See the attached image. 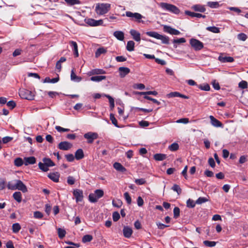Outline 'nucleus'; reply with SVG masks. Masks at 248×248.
Listing matches in <instances>:
<instances>
[{"label": "nucleus", "instance_id": "nucleus-1", "mask_svg": "<svg viewBox=\"0 0 248 248\" xmlns=\"http://www.w3.org/2000/svg\"><path fill=\"white\" fill-rule=\"evenodd\" d=\"M146 34L154 38H155L157 39H159L161 40L162 43L164 44H169V38L168 36L165 35H163L158 33L155 31H147L146 32Z\"/></svg>", "mask_w": 248, "mask_h": 248}, {"label": "nucleus", "instance_id": "nucleus-2", "mask_svg": "<svg viewBox=\"0 0 248 248\" xmlns=\"http://www.w3.org/2000/svg\"><path fill=\"white\" fill-rule=\"evenodd\" d=\"M110 4L108 3L98 4L95 7V11L98 15H103L108 12Z\"/></svg>", "mask_w": 248, "mask_h": 248}, {"label": "nucleus", "instance_id": "nucleus-3", "mask_svg": "<svg viewBox=\"0 0 248 248\" xmlns=\"http://www.w3.org/2000/svg\"><path fill=\"white\" fill-rule=\"evenodd\" d=\"M104 193L102 189H96L93 193H91L89 195V200L90 202L94 203L98 201V200L104 196Z\"/></svg>", "mask_w": 248, "mask_h": 248}, {"label": "nucleus", "instance_id": "nucleus-4", "mask_svg": "<svg viewBox=\"0 0 248 248\" xmlns=\"http://www.w3.org/2000/svg\"><path fill=\"white\" fill-rule=\"evenodd\" d=\"M19 95L21 98L29 100H33L35 96L34 93L25 89L19 90Z\"/></svg>", "mask_w": 248, "mask_h": 248}, {"label": "nucleus", "instance_id": "nucleus-5", "mask_svg": "<svg viewBox=\"0 0 248 248\" xmlns=\"http://www.w3.org/2000/svg\"><path fill=\"white\" fill-rule=\"evenodd\" d=\"M125 15L128 17L132 18L135 21L138 23H145V21L142 19H145V17L138 13H133L130 11H127L125 13Z\"/></svg>", "mask_w": 248, "mask_h": 248}, {"label": "nucleus", "instance_id": "nucleus-6", "mask_svg": "<svg viewBox=\"0 0 248 248\" xmlns=\"http://www.w3.org/2000/svg\"><path fill=\"white\" fill-rule=\"evenodd\" d=\"M160 5L162 8L173 14H178L180 12L179 9L174 5L165 2H161L160 3Z\"/></svg>", "mask_w": 248, "mask_h": 248}, {"label": "nucleus", "instance_id": "nucleus-7", "mask_svg": "<svg viewBox=\"0 0 248 248\" xmlns=\"http://www.w3.org/2000/svg\"><path fill=\"white\" fill-rule=\"evenodd\" d=\"M189 43L195 51L201 50L203 48V44L202 42L196 39H191L189 41Z\"/></svg>", "mask_w": 248, "mask_h": 248}, {"label": "nucleus", "instance_id": "nucleus-8", "mask_svg": "<svg viewBox=\"0 0 248 248\" xmlns=\"http://www.w3.org/2000/svg\"><path fill=\"white\" fill-rule=\"evenodd\" d=\"M16 185L15 190L18 189L21 191L23 193H26L28 191L27 186L23 184V183L20 180H15Z\"/></svg>", "mask_w": 248, "mask_h": 248}, {"label": "nucleus", "instance_id": "nucleus-9", "mask_svg": "<svg viewBox=\"0 0 248 248\" xmlns=\"http://www.w3.org/2000/svg\"><path fill=\"white\" fill-rule=\"evenodd\" d=\"M84 137L88 140L89 143H92L95 139L98 138V135L96 133L88 132L84 135Z\"/></svg>", "mask_w": 248, "mask_h": 248}, {"label": "nucleus", "instance_id": "nucleus-10", "mask_svg": "<svg viewBox=\"0 0 248 248\" xmlns=\"http://www.w3.org/2000/svg\"><path fill=\"white\" fill-rule=\"evenodd\" d=\"M73 195L76 198L77 202H81L83 198V194L82 190L76 189L73 190Z\"/></svg>", "mask_w": 248, "mask_h": 248}, {"label": "nucleus", "instance_id": "nucleus-11", "mask_svg": "<svg viewBox=\"0 0 248 248\" xmlns=\"http://www.w3.org/2000/svg\"><path fill=\"white\" fill-rule=\"evenodd\" d=\"M163 30L165 32L169 33L172 35H179L180 32L174 28H171L170 26L165 25L163 27Z\"/></svg>", "mask_w": 248, "mask_h": 248}, {"label": "nucleus", "instance_id": "nucleus-12", "mask_svg": "<svg viewBox=\"0 0 248 248\" xmlns=\"http://www.w3.org/2000/svg\"><path fill=\"white\" fill-rule=\"evenodd\" d=\"M72 146V144L67 141L61 142L58 145V148L62 150H68Z\"/></svg>", "mask_w": 248, "mask_h": 248}, {"label": "nucleus", "instance_id": "nucleus-13", "mask_svg": "<svg viewBox=\"0 0 248 248\" xmlns=\"http://www.w3.org/2000/svg\"><path fill=\"white\" fill-rule=\"evenodd\" d=\"M123 232L124 236L125 238H129L131 236L133 231L131 228L128 226H124L123 230Z\"/></svg>", "mask_w": 248, "mask_h": 248}, {"label": "nucleus", "instance_id": "nucleus-14", "mask_svg": "<svg viewBox=\"0 0 248 248\" xmlns=\"http://www.w3.org/2000/svg\"><path fill=\"white\" fill-rule=\"evenodd\" d=\"M209 118L210 119L212 125L214 126L217 127L223 126L222 124L219 121L216 119L213 116L210 115L209 116Z\"/></svg>", "mask_w": 248, "mask_h": 248}, {"label": "nucleus", "instance_id": "nucleus-15", "mask_svg": "<svg viewBox=\"0 0 248 248\" xmlns=\"http://www.w3.org/2000/svg\"><path fill=\"white\" fill-rule=\"evenodd\" d=\"M130 33L136 41L140 42V34L139 32L135 30L132 29L130 31Z\"/></svg>", "mask_w": 248, "mask_h": 248}, {"label": "nucleus", "instance_id": "nucleus-16", "mask_svg": "<svg viewBox=\"0 0 248 248\" xmlns=\"http://www.w3.org/2000/svg\"><path fill=\"white\" fill-rule=\"evenodd\" d=\"M130 69L125 67H120L119 68V72L121 78H124L126 75L130 73Z\"/></svg>", "mask_w": 248, "mask_h": 248}, {"label": "nucleus", "instance_id": "nucleus-17", "mask_svg": "<svg viewBox=\"0 0 248 248\" xmlns=\"http://www.w3.org/2000/svg\"><path fill=\"white\" fill-rule=\"evenodd\" d=\"M48 177L54 182H58L60 178V174L58 172L50 173L48 174Z\"/></svg>", "mask_w": 248, "mask_h": 248}, {"label": "nucleus", "instance_id": "nucleus-18", "mask_svg": "<svg viewBox=\"0 0 248 248\" xmlns=\"http://www.w3.org/2000/svg\"><path fill=\"white\" fill-rule=\"evenodd\" d=\"M218 60L221 62H232L234 61V59L232 57L219 56Z\"/></svg>", "mask_w": 248, "mask_h": 248}, {"label": "nucleus", "instance_id": "nucleus-19", "mask_svg": "<svg viewBox=\"0 0 248 248\" xmlns=\"http://www.w3.org/2000/svg\"><path fill=\"white\" fill-rule=\"evenodd\" d=\"M36 162V159L34 156H31L24 158V164L27 166L29 164H34Z\"/></svg>", "mask_w": 248, "mask_h": 248}, {"label": "nucleus", "instance_id": "nucleus-20", "mask_svg": "<svg viewBox=\"0 0 248 248\" xmlns=\"http://www.w3.org/2000/svg\"><path fill=\"white\" fill-rule=\"evenodd\" d=\"M113 35L119 40L123 41L124 39V33L122 31H115Z\"/></svg>", "mask_w": 248, "mask_h": 248}, {"label": "nucleus", "instance_id": "nucleus-21", "mask_svg": "<svg viewBox=\"0 0 248 248\" xmlns=\"http://www.w3.org/2000/svg\"><path fill=\"white\" fill-rule=\"evenodd\" d=\"M167 158V155L163 154H156L154 155V158L157 161H162Z\"/></svg>", "mask_w": 248, "mask_h": 248}, {"label": "nucleus", "instance_id": "nucleus-22", "mask_svg": "<svg viewBox=\"0 0 248 248\" xmlns=\"http://www.w3.org/2000/svg\"><path fill=\"white\" fill-rule=\"evenodd\" d=\"M113 167L118 171L124 172L126 170L125 168L123 167L120 163L115 162L113 164Z\"/></svg>", "mask_w": 248, "mask_h": 248}, {"label": "nucleus", "instance_id": "nucleus-23", "mask_svg": "<svg viewBox=\"0 0 248 248\" xmlns=\"http://www.w3.org/2000/svg\"><path fill=\"white\" fill-rule=\"evenodd\" d=\"M84 157L83 151L81 149H78L75 153V158L77 160H79Z\"/></svg>", "mask_w": 248, "mask_h": 248}, {"label": "nucleus", "instance_id": "nucleus-24", "mask_svg": "<svg viewBox=\"0 0 248 248\" xmlns=\"http://www.w3.org/2000/svg\"><path fill=\"white\" fill-rule=\"evenodd\" d=\"M70 44L71 45V46L73 47L74 53L75 57H78V52L77 43L74 41H71Z\"/></svg>", "mask_w": 248, "mask_h": 248}, {"label": "nucleus", "instance_id": "nucleus-25", "mask_svg": "<svg viewBox=\"0 0 248 248\" xmlns=\"http://www.w3.org/2000/svg\"><path fill=\"white\" fill-rule=\"evenodd\" d=\"M192 9L195 11H198L200 12H204L205 11V8L204 7L201 5H195L192 6Z\"/></svg>", "mask_w": 248, "mask_h": 248}, {"label": "nucleus", "instance_id": "nucleus-26", "mask_svg": "<svg viewBox=\"0 0 248 248\" xmlns=\"http://www.w3.org/2000/svg\"><path fill=\"white\" fill-rule=\"evenodd\" d=\"M106 78V77L105 76H96L92 77L91 78V80L93 81L99 82L102 80L105 79Z\"/></svg>", "mask_w": 248, "mask_h": 248}, {"label": "nucleus", "instance_id": "nucleus-27", "mask_svg": "<svg viewBox=\"0 0 248 248\" xmlns=\"http://www.w3.org/2000/svg\"><path fill=\"white\" fill-rule=\"evenodd\" d=\"M13 198L18 202H20L22 201V195L20 192H15L13 194Z\"/></svg>", "mask_w": 248, "mask_h": 248}, {"label": "nucleus", "instance_id": "nucleus-28", "mask_svg": "<svg viewBox=\"0 0 248 248\" xmlns=\"http://www.w3.org/2000/svg\"><path fill=\"white\" fill-rule=\"evenodd\" d=\"M135 43L133 41L127 42L126 49L129 51H132L134 50Z\"/></svg>", "mask_w": 248, "mask_h": 248}, {"label": "nucleus", "instance_id": "nucleus-29", "mask_svg": "<svg viewBox=\"0 0 248 248\" xmlns=\"http://www.w3.org/2000/svg\"><path fill=\"white\" fill-rule=\"evenodd\" d=\"M179 144L177 143L174 142V143H173L172 144H171V145H170L168 147V149L170 151H171L172 152H174V151H176L178 150L179 149Z\"/></svg>", "mask_w": 248, "mask_h": 248}, {"label": "nucleus", "instance_id": "nucleus-30", "mask_svg": "<svg viewBox=\"0 0 248 248\" xmlns=\"http://www.w3.org/2000/svg\"><path fill=\"white\" fill-rule=\"evenodd\" d=\"M71 79L72 80H76L77 81H80L81 80V78L80 77L77 76L75 74L74 69H73L71 71Z\"/></svg>", "mask_w": 248, "mask_h": 248}, {"label": "nucleus", "instance_id": "nucleus-31", "mask_svg": "<svg viewBox=\"0 0 248 248\" xmlns=\"http://www.w3.org/2000/svg\"><path fill=\"white\" fill-rule=\"evenodd\" d=\"M21 229V226L18 223H14L12 225V231L14 233H17Z\"/></svg>", "mask_w": 248, "mask_h": 248}, {"label": "nucleus", "instance_id": "nucleus-32", "mask_svg": "<svg viewBox=\"0 0 248 248\" xmlns=\"http://www.w3.org/2000/svg\"><path fill=\"white\" fill-rule=\"evenodd\" d=\"M43 162L48 167H52L55 165L54 162L49 158H45L43 159Z\"/></svg>", "mask_w": 248, "mask_h": 248}, {"label": "nucleus", "instance_id": "nucleus-33", "mask_svg": "<svg viewBox=\"0 0 248 248\" xmlns=\"http://www.w3.org/2000/svg\"><path fill=\"white\" fill-rule=\"evenodd\" d=\"M106 51V50L103 47L99 48L95 52V57L97 58L99 57L101 54L105 53Z\"/></svg>", "mask_w": 248, "mask_h": 248}, {"label": "nucleus", "instance_id": "nucleus-34", "mask_svg": "<svg viewBox=\"0 0 248 248\" xmlns=\"http://www.w3.org/2000/svg\"><path fill=\"white\" fill-rule=\"evenodd\" d=\"M39 168L42 171L46 172L48 170V168L44 163L39 162L38 164Z\"/></svg>", "mask_w": 248, "mask_h": 248}, {"label": "nucleus", "instance_id": "nucleus-35", "mask_svg": "<svg viewBox=\"0 0 248 248\" xmlns=\"http://www.w3.org/2000/svg\"><path fill=\"white\" fill-rule=\"evenodd\" d=\"M93 239V236L91 235L87 234L84 235L82 239L83 243L89 242Z\"/></svg>", "mask_w": 248, "mask_h": 248}, {"label": "nucleus", "instance_id": "nucleus-36", "mask_svg": "<svg viewBox=\"0 0 248 248\" xmlns=\"http://www.w3.org/2000/svg\"><path fill=\"white\" fill-rule=\"evenodd\" d=\"M58 235L60 238L62 239L63 238L65 234H66V231L62 229L61 228H58Z\"/></svg>", "mask_w": 248, "mask_h": 248}, {"label": "nucleus", "instance_id": "nucleus-37", "mask_svg": "<svg viewBox=\"0 0 248 248\" xmlns=\"http://www.w3.org/2000/svg\"><path fill=\"white\" fill-rule=\"evenodd\" d=\"M16 182L15 180L10 181L8 183L7 187L9 189L14 190H15Z\"/></svg>", "mask_w": 248, "mask_h": 248}, {"label": "nucleus", "instance_id": "nucleus-38", "mask_svg": "<svg viewBox=\"0 0 248 248\" xmlns=\"http://www.w3.org/2000/svg\"><path fill=\"white\" fill-rule=\"evenodd\" d=\"M106 74V71L103 69H94L92 71V74L94 75H100V74Z\"/></svg>", "mask_w": 248, "mask_h": 248}, {"label": "nucleus", "instance_id": "nucleus-39", "mask_svg": "<svg viewBox=\"0 0 248 248\" xmlns=\"http://www.w3.org/2000/svg\"><path fill=\"white\" fill-rule=\"evenodd\" d=\"M69 5H74L75 4H79L81 2L79 0H64Z\"/></svg>", "mask_w": 248, "mask_h": 248}, {"label": "nucleus", "instance_id": "nucleus-40", "mask_svg": "<svg viewBox=\"0 0 248 248\" xmlns=\"http://www.w3.org/2000/svg\"><path fill=\"white\" fill-rule=\"evenodd\" d=\"M138 94L140 95H156L157 94V92L154 91H148L145 92H138L137 93Z\"/></svg>", "mask_w": 248, "mask_h": 248}, {"label": "nucleus", "instance_id": "nucleus-41", "mask_svg": "<svg viewBox=\"0 0 248 248\" xmlns=\"http://www.w3.org/2000/svg\"><path fill=\"white\" fill-rule=\"evenodd\" d=\"M206 30L214 33H218L220 31L219 29L215 26L208 27H207Z\"/></svg>", "mask_w": 248, "mask_h": 248}, {"label": "nucleus", "instance_id": "nucleus-42", "mask_svg": "<svg viewBox=\"0 0 248 248\" xmlns=\"http://www.w3.org/2000/svg\"><path fill=\"white\" fill-rule=\"evenodd\" d=\"M24 162L21 158H16L14 161V164L17 167L21 166L23 164Z\"/></svg>", "mask_w": 248, "mask_h": 248}, {"label": "nucleus", "instance_id": "nucleus-43", "mask_svg": "<svg viewBox=\"0 0 248 248\" xmlns=\"http://www.w3.org/2000/svg\"><path fill=\"white\" fill-rule=\"evenodd\" d=\"M208 201V199L205 197H200L196 201V203L198 204H201Z\"/></svg>", "mask_w": 248, "mask_h": 248}, {"label": "nucleus", "instance_id": "nucleus-44", "mask_svg": "<svg viewBox=\"0 0 248 248\" xmlns=\"http://www.w3.org/2000/svg\"><path fill=\"white\" fill-rule=\"evenodd\" d=\"M85 22L87 24H88L91 26H96V24H95L96 20L93 19L89 18L87 19H85Z\"/></svg>", "mask_w": 248, "mask_h": 248}, {"label": "nucleus", "instance_id": "nucleus-45", "mask_svg": "<svg viewBox=\"0 0 248 248\" xmlns=\"http://www.w3.org/2000/svg\"><path fill=\"white\" fill-rule=\"evenodd\" d=\"M204 245L208 247H213L215 246L216 243L214 241H209L208 240H205L203 241Z\"/></svg>", "mask_w": 248, "mask_h": 248}, {"label": "nucleus", "instance_id": "nucleus-46", "mask_svg": "<svg viewBox=\"0 0 248 248\" xmlns=\"http://www.w3.org/2000/svg\"><path fill=\"white\" fill-rule=\"evenodd\" d=\"M207 5L212 8H216L219 6V4L217 2L209 1L207 3Z\"/></svg>", "mask_w": 248, "mask_h": 248}, {"label": "nucleus", "instance_id": "nucleus-47", "mask_svg": "<svg viewBox=\"0 0 248 248\" xmlns=\"http://www.w3.org/2000/svg\"><path fill=\"white\" fill-rule=\"evenodd\" d=\"M171 189L173 191H176L178 195H180L182 192L181 188L180 187V186L178 185H177L176 184H174L173 186L172 187Z\"/></svg>", "mask_w": 248, "mask_h": 248}, {"label": "nucleus", "instance_id": "nucleus-48", "mask_svg": "<svg viewBox=\"0 0 248 248\" xmlns=\"http://www.w3.org/2000/svg\"><path fill=\"white\" fill-rule=\"evenodd\" d=\"M173 217L175 218H178L180 216V209L178 207H175L173 209Z\"/></svg>", "mask_w": 248, "mask_h": 248}, {"label": "nucleus", "instance_id": "nucleus-49", "mask_svg": "<svg viewBox=\"0 0 248 248\" xmlns=\"http://www.w3.org/2000/svg\"><path fill=\"white\" fill-rule=\"evenodd\" d=\"M110 120L111 121L112 123L117 127H119V126L118 125L117 121L116 119L115 118L114 115L111 113L110 114Z\"/></svg>", "mask_w": 248, "mask_h": 248}, {"label": "nucleus", "instance_id": "nucleus-50", "mask_svg": "<svg viewBox=\"0 0 248 248\" xmlns=\"http://www.w3.org/2000/svg\"><path fill=\"white\" fill-rule=\"evenodd\" d=\"M196 202H195L192 200L189 199L186 202V205L189 208H193L195 206Z\"/></svg>", "mask_w": 248, "mask_h": 248}, {"label": "nucleus", "instance_id": "nucleus-51", "mask_svg": "<svg viewBox=\"0 0 248 248\" xmlns=\"http://www.w3.org/2000/svg\"><path fill=\"white\" fill-rule=\"evenodd\" d=\"M123 202L120 200L112 201V205L116 207L120 208L122 205Z\"/></svg>", "mask_w": 248, "mask_h": 248}, {"label": "nucleus", "instance_id": "nucleus-52", "mask_svg": "<svg viewBox=\"0 0 248 248\" xmlns=\"http://www.w3.org/2000/svg\"><path fill=\"white\" fill-rule=\"evenodd\" d=\"M124 197L127 203L128 204H131L132 201H131V197L130 196L129 193L127 192H125L124 194Z\"/></svg>", "mask_w": 248, "mask_h": 248}, {"label": "nucleus", "instance_id": "nucleus-53", "mask_svg": "<svg viewBox=\"0 0 248 248\" xmlns=\"http://www.w3.org/2000/svg\"><path fill=\"white\" fill-rule=\"evenodd\" d=\"M120 217L119 213L118 212H114L112 214V218L114 221H117Z\"/></svg>", "mask_w": 248, "mask_h": 248}, {"label": "nucleus", "instance_id": "nucleus-54", "mask_svg": "<svg viewBox=\"0 0 248 248\" xmlns=\"http://www.w3.org/2000/svg\"><path fill=\"white\" fill-rule=\"evenodd\" d=\"M75 179L72 176L67 177V182L69 185H73L75 183Z\"/></svg>", "mask_w": 248, "mask_h": 248}, {"label": "nucleus", "instance_id": "nucleus-55", "mask_svg": "<svg viewBox=\"0 0 248 248\" xmlns=\"http://www.w3.org/2000/svg\"><path fill=\"white\" fill-rule=\"evenodd\" d=\"M180 93L177 92H171L167 94V96L169 98L175 97H180Z\"/></svg>", "mask_w": 248, "mask_h": 248}, {"label": "nucleus", "instance_id": "nucleus-56", "mask_svg": "<svg viewBox=\"0 0 248 248\" xmlns=\"http://www.w3.org/2000/svg\"><path fill=\"white\" fill-rule=\"evenodd\" d=\"M55 129L59 132H68L70 131L69 129L64 128L60 126H56Z\"/></svg>", "mask_w": 248, "mask_h": 248}, {"label": "nucleus", "instance_id": "nucleus-57", "mask_svg": "<svg viewBox=\"0 0 248 248\" xmlns=\"http://www.w3.org/2000/svg\"><path fill=\"white\" fill-rule=\"evenodd\" d=\"M237 38L239 40L244 41L247 39V36L245 33H241L238 34Z\"/></svg>", "mask_w": 248, "mask_h": 248}, {"label": "nucleus", "instance_id": "nucleus-58", "mask_svg": "<svg viewBox=\"0 0 248 248\" xmlns=\"http://www.w3.org/2000/svg\"><path fill=\"white\" fill-rule=\"evenodd\" d=\"M186 42V40L184 38H180L179 39H174L173 43L174 44H181L184 43Z\"/></svg>", "mask_w": 248, "mask_h": 248}, {"label": "nucleus", "instance_id": "nucleus-59", "mask_svg": "<svg viewBox=\"0 0 248 248\" xmlns=\"http://www.w3.org/2000/svg\"><path fill=\"white\" fill-rule=\"evenodd\" d=\"M144 98L146 99H147V100H151L152 101H153L154 103H155L157 105H159L160 104V103L157 101L156 99H154V98H153L149 96H147V95H145Z\"/></svg>", "mask_w": 248, "mask_h": 248}, {"label": "nucleus", "instance_id": "nucleus-60", "mask_svg": "<svg viewBox=\"0 0 248 248\" xmlns=\"http://www.w3.org/2000/svg\"><path fill=\"white\" fill-rule=\"evenodd\" d=\"M134 88L137 89L139 90H142L145 88V86L142 83H138L135 84L133 86Z\"/></svg>", "mask_w": 248, "mask_h": 248}, {"label": "nucleus", "instance_id": "nucleus-61", "mask_svg": "<svg viewBox=\"0 0 248 248\" xmlns=\"http://www.w3.org/2000/svg\"><path fill=\"white\" fill-rule=\"evenodd\" d=\"M135 182L137 185H141L144 184L145 183L146 181L144 179L141 178V179H136L135 180Z\"/></svg>", "mask_w": 248, "mask_h": 248}, {"label": "nucleus", "instance_id": "nucleus-62", "mask_svg": "<svg viewBox=\"0 0 248 248\" xmlns=\"http://www.w3.org/2000/svg\"><path fill=\"white\" fill-rule=\"evenodd\" d=\"M199 88H200L202 90L208 91L210 89V86L208 84H206L203 85H200L199 86Z\"/></svg>", "mask_w": 248, "mask_h": 248}, {"label": "nucleus", "instance_id": "nucleus-63", "mask_svg": "<svg viewBox=\"0 0 248 248\" xmlns=\"http://www.w3.org/2000/svg\"><path fill=\"white\" fill-rule=\"evenodd\" d=\"M248 83L246 81H242L239 83V87L242 89H246Z\"/></svg>", "mask_w": 248, "mask_h": 248}, {"label": "nucleus", "instance_id": "nucleus-64", "mask_svg": "<svg viewBox=\"0 0 248 248\" xmlns=\"http://www.w3.org/2000/svg\"><path fill=\"white\" fill-rule=\"evenodd\" d=\"M7 106L11 109H13L16 107V104L14 101H10L7 103Z\"/></svg>", "mask_w": 248, "mask_h": 248}]
</instances>
